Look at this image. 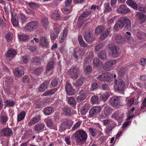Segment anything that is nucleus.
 <instances>
[{
	"label": "nucleus",
	"instance_id": "1",
	"mask_svg": "<svg viewBox=\"0 0 146 146\" xmlns=\"http://www.w3.org/2000/svg\"><path fill=\"white\" fill-rule=\"evenodd\" d=\"M74 138L76 143L78 145H81L86 140L87 135L84 130L79 129L75 133Z\"/></svg>",
	"mask_w": 146,
	"mask_h": 146
},
{
	"label": "nucleus",
	"instance_id": "2",
	"mask_svg": "<svg viewBox=\"0 0 146 146\" xmlns=\"http://www.w3.org/2000/svg\"><path fill=\"white\" fill-rule=\"evenodd\" d=\"M80 70L78 68L74 67H71L69 70V77L73 80L77 79L79 76Z\"/></svg>",
	"mask_w": 146,
	"mask_h": 146
},
{
	"label": "nucleus",
	"instance_id": "3",
	"mask_svg": "<svg viewBox=\"0 0 146 146\" xmlns=\"http://www.w3.org/2000/svg\"><path fill=\"white\" fill-rule=\"evenodd\" d=\"M125 82L121 79L114 81V87L115 90L120 92H122L124 89Z\"/></svg>",
	"mask_w": 146,
	"mask_h": 146
},
{
	"label": "nucleus",
	"instance_id": "4",
	"mask_svg": "<svg viewBox=\"0 0 146 146\" xmlns=\"http://www.w3.org/2000/svg\"><path fill=\"white\" fill-rule=\"evenodd\" d=\"M108 48L110 49V55L111 56L116 57L119 56V48L118 47L113 44H110L108 45Z\"/></svg>",
	"mask_w": 146,
	"mask_h": 146
},
{
	"label": "nucleus",
	"instance_id": "5",
	"mask_svg": "<svg viewBox=\"0 0 146 146\" xmlns=\"http://www.w3.org/2000/svg\"><path fill=\"white\" fill-rule=\"evenodd\" d=\"M38 27L37 22L33 21L27 23L25 27V30L26 31H31L36 29Z\"/></svg>",
	"mask_w": 146,
	"mask_h": 146
},
{
	"label": "nucleus",
	"instance_id": "6",
	"mask_svg": "<svg viewBox=\"0 0 146 146\" xmlns=\"http://www.w3.org/2000/svg\"><path fill=\"white\" fill-rule=\"evenodd\" d=\"M116 63V60H110L105 62L102 67L106 70L109 71L111 70V67L114 65Z\"/></svg>",
	"mask_w": 146,
	"mask_h": 146
},
{
	"label": "nucleus",
	"instance_id": "7",
	"mask_svg": "<svg viewBox=\"0 0 146 146\" xmlns=\"http://www.w3.org/2000/svg\"><path fill=\"white\" fill-rule=\"evenodd\" d=\"M121 97L120 96H113L110 100V102L114 107H118L120 105Z\"/></svg>",
	"mask_w": 146,
	"mask_h": 146
},
{
	"label": "nucleus",
	"instance_id": "8",
	"mask_svg": "<svg viewBox=\"0 0 146 146\" xmlns=\"http://www.w3.org/2000/svg\"><path fill=\"white\" fill-rule=\"evenodd\" d=\"M135 17L141 24L145 23L146 21V15L141 12H137Z\"/></svg>",
	"mask_w": 146,
	"mask_h": 146
},
{
	"label": "nucleus",
	"instance_id": "9",
	"mask_svg": "<svg viewBox=\"0 0 146 146\" xmlns=\"http://www.w3.org/2000/svg\"><path fill=\"white\" fill-rule=\"evenodd\" d=\"M100 110V107L99 106H95L92 107L90 110L88 117L92 118L96 113L99 112Z\"/></svg>",
	"mask_w": 146,
	"mask_h": 146
},
{
	"label": "nucleus",
	"instance_id": "10",
	"mask_svg": "<svg viewBox=\"0 0 146 146\" xmlns=\"http://www.w3.org/2000/svg\"><path fill=\"white\" fill-rule=\"evenodd\" d=\"M117 12L119 13L126 14L130 12L129 9L126 5H121L117 9Z\"/></svg>",
	"mask_w": 146,
	"mask_h": 146
},
{
	"label": "nucleus",
	"instance_id": "11",
	"mask_svg": "<svg viewBox=\"0 0 146 146\" xmlns=\"http://www.w3.org/2000/svg\"><path fill=\"white\" fill-rule=\"evenodd\" d=\"M17 54V52L15 50L12 49H10L6 54V58L11 60L15 57Z\"/></svg>",
	"mask_w": 146,
	"mask_h": 146
},
{
	"label": "nucleus",
	"instance_id": "12",
	"mask_svg": "<svg viewBox=\"0 0 146 146\" xmlns=\"http://www.w3.org/2000/svg\"><path fill=\"white\" fill-rule=\"evenodd\" d=\"M84 37L86 41L88 42H91L96 40L92 33L89 32H86L84 35Z\"/></svg>",
	"mask_w": 146,
	"mask_h": 146
},
{
	"label": "nucleus",
	"instance_id": "13",
	"mask_svg": "<svg viewBox=\"0 0 146 146\" xmlns=\"http://www.w3.org/2000/svg\"><path fill=\"white\" fill-rule=\"evenodd\" d=\"M65 89L67 94L68 95H72L74 94V89L71 84L68 82L66 83Z\"/></svg>",
	"mask_w": 146,
	"mask_h": 146
},
{
	"label": "nucleus",
	"instance_id": "14",
	"mask_svg": "<svg viewBox=\"0 0 146 146\" xmlns=\"http://www.w3.org/2000/svg\"><path fill=\"white\" fill-rule=\"evenodd\" d=\"M68 28H65L63 31V33L60 35L59 38V41L60 42L62 43L64 42L66 38L68 35Z\"/></svg>",
	"mask_w": 146,
	"mask_h": 146
},
{
	"label": "nucleus",
	"instance_id": "15",
	"mask_svg": "<svg viewBox=\"0 0 146 146\" xmlns=\"http://www.w3.org/2000/svg\"><path fill=\"white\" fill-rule=\"evenodd\" d=\"M79 95L76 97V99L77 101L80 102L85 99L86 98V95L83 90H80L79 93Z\"/></svg>",
	"mask_w": 146,
	"mask_h": 146
},
{
	"label": "nucleus",
	"instance_id": "16",
	"mask_svg": "<svg viewBox=\"0 0 146 146\" xmlns=\"http://www.w3.org/2000/svg\"><path fill=\"white\" fill-rule=\"evenodd\" d=\"M50 81L47 80L44 81L40 86L39 88L38 91L39 92H44L46 90L48 87Z\"/></svg>",
	"mask_w": 146,
	"mask_h": 146
},
{
	"label": "nucleus",
	"instance_id": "17",
	"mask_svg": "<svg viewBox=\"0 0 146 146\" xmlns=\"http://www.w3.org/2000/svg\"><path fill=\"white\" fill-rule=\"evenodd\" d=\"M124 117V114L122 113H114L113 117L115 118L119 122H121Z\"/></svg>",
	"mask_w": 146,
	"mask_h": 146
},
{
	"label": "nucleus",
	"instance_id": "18",
	"mask_svg": "<svg viewBox=\"0 0 146 146\" xmlns=\"http://www.w3.org/2000/svg\"><path fill=\"white\" fill-rule=\"evenodd\" d=\"M127 17H122L117 21V23L120 29H122L125 24Z\"/></svg>",
	"mask_w": 146,
	"mask_h": 146
},
{
	"label": "nucleus",
	"instance_id": "19",
	"mask_svg": "<svg viewBox=\"0 0 146 146\" xmlns=\"http://www.w3.org/2000/svg\"><path fill=\"white\" fill-rule=\"evenodd\" d=\"M112 76L111 74L106 72L102 74L101 75V78L102 80L105 81H109Z\"/></svg>",
	"mask_w": 146,
	"mask_h": 146
},
{
	"label": "nucleus",
	"instance_id": "20",
	"mask_svg": "<svg viewBox=\"0 0 146 146\" xmlns=\"http://www.w3.org/2000/svg\"><path fill=\"white\" fill-rule=\"evenodd\" d=\"M1 133L3 136H9L12 134V131L9 128H4L1 131Z\"/></svg>",
	"mask_w": 146,
	"mask_h": 146
},
{
	"label": "nucleus",
	"instance_id": "21",
	"mask_svg": "<svg viewBox=\"0 0 146 146\" xmlns=\"http://www.w3.org/2000/svg\"><path fill=\"white\" fill-rule=\"evenodd\" d=\"M44 121L48 127L52 128L53 126L54 123L52 119L50 117H48L44 119Z\"/></svg>",
	"mask_w": 146,
	"mask_h": 146
},
{
	"label": "nucleus",
	"instance_id": "22",
	"mask_svg": "<svg viewBox=\"0 0 146 146\" xmlns=\"http://www.w3.org/2000/svg\"><path fill=\"white\" fill-rule=\"evenodd\" d=\"M40 119V116H37L32 118L30 122L28 123L29 126H31L32 125H34L38 122Z\"/></svg>",
	"mask_w": 146,
	"mask_h": 146
},
{
	"label": "nucleus",
	"instance_id": "23",
	"mask_svg": "<svg viewBox=\"0 0 146 146\" xmlns=\"http://www.w3.org/2000/svg\"><path fill=\"white\" fill-rule=\"evenodd\" d=\"M14 75L17 77H21L24 74L23 71L20 69L19 68H17L14 71Z\"/></svg>",
	"mask_w": 146,
	"mask_h": 146
},
{
	"label": "nucleus",
	"instance_id": "24",
	"mask_svg": "<svg viewBox=\"0 0 146 146\" xmlns=\"http://www.w3.org/2000/svg\"><path fill=\"white\" fill-rule=\"evenodd\" d=\"M126 35L125 36V39L126 40L127 42L129 43H132L133 42V38L131 36V33L128 31L126 32Z\"/></svg>",
	"mask_w": 146,
	"mask_h": 146
},
{
	"label": "nucleus",
	"instance_id": "25",
	"mask_svg": "<svg viewBox=\"0 0 146 146\" xmlns=\"http://www.w3.org/2000/svg\"><path fill=\"white\" fill-rule=\"evenodd\" d=\"M127 4L135 10L137 9V3L132 0H128L126 1Z\"/></svg>",
	"mask_w": 146,
	"mask_h": 146
},
{
	"label": "nucleus",
	"instance_id": "26",
	"mask_svg": "<svg viewBox=\"0 0 146 146\" xmlns=\"http://www.w3.org/2000/svg\"><path fill=\"white\" fill-rule=\"evenodd\" d=\"M115 41L117 44H120L123 43L125 42L123 38L119 35H117L116 36Z\"/></svg>",
	"mask_w": 146,
	"mask_h": 146
},
{
	"label": "nucleus",
	"instance_id": "27",
	"mask_svg": "<svg viewBox=\"0 0 146 146\" xmlns=\"http://www.w3.org/2000/svg\"><path fill=\"white\" fill-rule=\"evenodd\" d=\"M40 44L44 47L47 46L48 44L46 38L45 37H42L40 39Z\"/></svg>",
	"mask_w": 146,
	"mask_h": 146
},
{
	"label": "nucleus",
	"instance_id": "28",
	"mask_svg": "<svg viewBox=\"0 0 146 146\" xmlns=\"http://www.w3.org/2000/svg\"><path fill=\"white\" fill-rule=\"evenodd\" d=\"M5 108L7 107H13L15 104V102L11 100H7L4 102Z\"/></svg>",
	"mask_w": 146,
	"mask_h": 146
},
{
	"label": "nucleus",
	"instance_id": "29",
	"mask_svg": "<svg viewBox=\"0 0 146 146\" xmlns=\"http://www.w3.org/2000/svg\"><path fill=\"white\" fill-rule=\"evenodd\" d=\"M78 40L79 44L81 47H87V44L84 41L82 36L81 35H79L78 36Z\"/></svg>",
	"mask_w": 146,
	"mask_h": 146
},
{
	"label": "nucleus",
	"instance_id": "30",
	"mask_svg": "<svg viewBox=\"0 0 146 146\" xmlns=\"http://www.w3.org/2000/svg\"><path fill=\"white\" fill-rule=\"evenodd\" d=\"M51 17L52 19L56 21L59 20L60 18L59 13L56 11H53Z\"/></svg>",
	"mask_w": 146,
	"mask_h": 146
},
{
	"label": "nucleus",
	"instance_id": "31",
	"mask_svg": "<svg viewBox=\"0 0 146 146\" xmlns=\"http://www.w3.org/2000/svg\"><path fill=\"white\" fill-rule=\"evenodd\" d=\"M94 57V54L92 52H90L88 55V57L85 58L84 62L85 64H87L90 62L92 58Z\"/></svg>",
	"mask_w": 146,
	"mask_h": 146
},
{
	"label": "nucleus",
	"instance_id": "32",
	"mask_svg": "<svg viewBox=\"0 0 146 146\" xmlns=\"http://www.w3.org/2000/svg\"><path fill=\"white\" fill-rule=\"evenodd\" d=\"M44 127V125L43 123H40L36 125L34 127V130L36 131H40L43 129Z\"/></svg>",
	"mask_w": 146,
	"mask_h": 146
},
{
	"label": "nucleus",
	"instance_id": "33",
	"mask_svg": "<svg viewBox=\"0 0 146 146\" xmlns=\"http://www.w3.org/2000/svg\"><path fill=\"white\" fill-rule=\"evenodd\" d=\"M137 35L138 39L140 40H143L146 37V36L145 33L141 31H137Z\"/></svg>",
	"mask_w": 146,
	"mask_h": 146
},
{
	"label": "nucleus",
	"instance_id": "34",
	"mask_svg": "<svg viewBox=\"0 0 146 146\" xmlns=\"http://www.w3.org/2000/svg\"><path fill=\"white\" fill-rule=\"evenodd\" d=\"M57 90V89L56 88L48 90L43 93V95L44 96H47L53 94Z\"/></svg>",
	"mask_w": 146,
	"mask_h": 146
},
{
	"label": "nucleus",
	"instance_id": "35",
	"mask_svg": "<svg viewBox=\"0 0 146 146\" xmlns=\"http://www.w3.org/2000/svg\"><path fill=\"white\" fill-rule=\"evenodd\" d=\"M53 108L51 107H47L45 108L43 110L44 114L46 115H49L51 114Z\"/></svg>",
	"mask_w": 146,
	"mask_h": 146
},
{
	"label": "nucleus",
	"instance_id": "36",
	"mask_svg": "<svg viewBox=\"0 0 146 146\" xmlns=\"http://www.w3.org/2000/svg\"><path fill=\"white\" fill-rule=\"evenodd\" d=\"M85 80V78L80 77L76 82L75 86L77 87L80 86L84 82Z\"/></svg>",
	"mask_w": 146,
	"mask_h": 146
},
{
	"label": "nucleus",
	"instance_id": "37",
	"mask_svg": "<svg viewBox=\"0 0 146 146\" xmlns=\"http://www.w3.org/2000/svg\"><path fill=\"white\" fill-rule=\"evenodd\" d=\"M64 113L67 116H70L71 114V109L68 107H65L63 108Z\"/></svg>",
	"mask_w": 146,
	"mask_h": 146
},
{
	"label": "nucleus",
	"instance_id": "38",
	"mask_svg": "<svg viewBox=\"0 0 146 146\" xmlns=\"http://www.w3.org/2000/svg\"><path fill=\"white\" fill-rule=\"evenodd\" d=\"M72 6H65V7L64 8L63 12L65 14H69L72 11Z\"/></svg>",
	"mask_w": 146,
	"mask_h": 146
},
{
	"label": "nucleus",
	"instance_id": "39",
	"mask_svg": "<svg viewBox=\"0 0 146 146\" xmlns=\"http://www.w3.org/2000/svg\"><path fill=\"white\" fill-rule=\"evenodd\" d=\"M68 102L69 104L74 106L76 105V102L75 99L73 97H70L68 100Z\"/></svg>",
	"mask_w": 146,
	"mask_h": 146
},
{
	"label": "nucleus",
	"instance_id": "40",
	"mask_svg": "<svg viewBox=\"0 0 146 146\" xmlns=\"http://www.w3.org/2000/svg\"><path fill=\"white\" fill-rule=\"evenodd\" d=\"M125 24H126V25L125 27V28L127 30H130L131 29V23L130 20L127 17L126 19Z\"/></svg>",
	"mask_w": 146,
	"mask_h": 146
},
{
	"label": "nucleus",
	"instance_id": "41",
	"mask_svg": "<svg viewBox=\"0 0 146 146\" xmlns=\"http://www.w3.org/2000/svg\"><path fill=\"white\" fill-rule=\"evenodd\" d=\"M18 20L22 24H23L26 22L27 19L24 15H21L19 17Z\"/></svg>",
	"mask_w": 146,
	"mask_h": 146
},
{
	"label": "nucleus",
	"instance_id": "42",
	"mask_svg": "<svg viewBox=\"0 0 146 146\" xmlns=\"http://www.w3.org/2000/svg\"><path fill=\"white\" fill-rule=\"evenodd\" d=\"M54 62L53 61L49 62L47 64L46 68V70L47 71H49L52 70L54 67Z\"/></svg>",
	"mask_w": 146,
	"mask_h": 146
},
{
	"label": "nucleus",
	"instance_id": "43",
	"mask_svg": "<svg viewBox=\"0 0 146 146\" xmlns=\"http://www.w3.org/2000/svg\"><path fill=\"white\" fill-rule=\"evenodd\" d=\"M69 121V120H66L65 121L63 122L60 125V129L62 130H64L67 127L68 123Z\"/></svg>",
	"mask_w": 146,
	"mask_h": 146
},
{
	"label": "nucleus",
	"instance_id": "44",
	"mask_svg": "<svg viewBox=\"0 0 146 146\" xmlns=\"http://www.w3.org/2000/svg\"><path fill=\"white\" fill-rule=\"evenodd\" d=\"M19 39L20 40L25 41L27 40L29 38V36L24 35L23 34H21L19 35Z\"/></svg>",
	"mask_w": 146,
	"mask_h": 146
},
{
	"label": "nucleus",
	"instance_id": "45",
	"mask_svg": "<svg viewBox=\"0 0 146 146\" xmlns=\"http://www.w3.org/2000/svg\"><path fill=\"white\" fill-rule=\"evenodd\" d=\"M25 113L24 111H22L20 114L18 115L17 121H20L22 120L25 117Z\"/></svg>",
	"mask_w": 146,
	"mask_h": 146
},
{
	"label": "nucleus",
	"instance_id": "46",
	"mask_svg": "<svg viewBox=\"0 0 146 146\" xmlns=\"http://www.w3.org/2000/svg\"><path fill=\"white\" fill-rule=\"evenodd\" d=\"M19 21L17 20L16 18L13 16H12L11 17V22L13 26L17 27L18 26L19 24Z\"/></svg>",
	"mask_w": 146,
	"mask_h": 146
},
{
	"label": "nucleus",
	"instance_id": "47",
	"mask_svg": "<svg viewBox=\"0 0 146 146\" xmlns=\"http://www.w3.org/2000/svg\"><path fill=\"white\" fill-rule=\"evenodd\" d=\"M90 13V11L83 12L81 14V16L79 17L78 18L79 20L80 21L81 20L82 18L86 17L89 15Z\"/></svg>",
	"mask_w": 146,
	"mask_h": 146
},
{
	"label": "nucleus",
	"instance_id": "48",
	"mask_svg": "<svg viewBox=\"0 0 146 146\" xmlns=\"http://www.w3.org/2000/svg\"><path fill=\"white\" fill-rule=\"evenodd\" d=\"M127 72V70L125 68H122L119 71L118 75L121 77L123 76Z\"/></svg>",
	"mask_w": 146,
	"mask_h": 146
},
{
	"label": "nucleus",
	"instance_id": "49",
	"mask_svg": "<svg viewBox=\"0 0 146 146\" xmlns=\"http://www.w3.org/2000/svg\"><path fill=\"white\" fill-rule=\"evenodd\" d=\"M89 107L87 105H85L82 108L81 112L83 115H85L89 109Z\"/></svg>",
	"mask_w": 146,
	"mask_h": 146
},
{
	"label": "nucleus",
	"instance_id": "50",
	"mask_svg": "<svg viewBox=\"0 0 146 146\" xmlns=\"http://www.w3.org/2000/svg\"><path fill=\"white\" fill-rule=\"evenodd\" d=\"M7 120V117L6 115H2L0 117L1 122L3 124H5Z\"/></svg>",
	"mask_w": 146,
	"mask_h": 146
},
{
	"label": "nucleus",
	"instance_id": "51",
	"mask_svg": "<svg viewBox=\"0 0 146 146\" xmlns=\"http://www.w3.org/2000/svg\"><path fill=\"white\" fill-rule=\"evenodd\" d=\"M108 97V94L107 92H105L101 96V101H102L104 102L107 99Z\"/></svg>",
	"mask_w": 146,
	"mask_h": 146
},
{
	"label": "nucleus",
	"instance_id": "52",
	"mask_svg": "<svg viewBox=\"0 0 146 146\" xmlns=\"http://www.w3.org/2000/svg\"><path fill=\"white\" fill-rule=\"evenodd\" d=\"M104 113L106 115H108L111 113V110L108 106H106L105 107Z\"/></svg>",
	"mask_w": 146,
	"mask_h": 146
},
{
	"label": "nucleus",
	"instance_id": "53",
	"mask_svg": "<svg viewBox=\"0 0 146 146\" xmlns=\"http://www.w3.org/2000/svg\"><path fill=\"white\" fill-rule=\"evenodd\" d=\"M134 101L133 98L127 99L126 100V104L127 106H131L133 104Z\"/></svg>",
	"mask_w": 146,
	"mask_h": 146
},
{
	"label": "nucleus",
	"instance_id": "54",
	"mask_svg": "<svg viewBox=\"0 0 146 146\" xmlns=\"http://www.w3.org/2000/svg\"><path fill=\"white\" fill-rule=\"evenodd\" d=\"M98 97L96 96H92L91 99V101L93 104H99V102H98Z\"/></svg>",
	"mask_w": 146,
	"mask_h": 146
},
{
	"label": "nucleus",
	"instance_id": "55",
	"mask_svg": "<svg viewBox=\"0 0 146 146\" xmlns=\"http://www.w3.org/2000/svg\"><path fill=\"white\" fill-rule=\"evenodd\" d=\"M92 70V67L90 66H87L84 70V73L86 74L90 73Z\"/></svg>",
	"mask_w": 146,
	"mask_h": 146
},
{
	"label": "nucleus",
	"instance_id": "56",
	"mask_svg": "<svg viewBox=\"0 0 146 146\" xmlns=\"http://www.w3.org/2000/svg\"><path fill=\"white\" fill-rule=\"evenodd\" d=\"M32 60L33 62L34 63H35L38 64H40V59L37 57H35L32 58Z\"/></svg>",
	"mask_w": 146,
	"mask_h": 146
},
{
	"label": "nucleus",
	"instance_id": "57",
	"mask_svg": "<svg viewBox=\"0 0 146 146\" xmlns=\"http://www.w3.org/2000/svg\"><path fill=\"white\" fill-rule=\"evenodd\" d=\"M43 68L42 67L38 68L34 71V73L37 75H39L43 71Z\"/></svg>",
	"mask_w": 146,
	"mask_h": 146
},
{
	"label": "nucleus",
	"instance_id": "58",
	"mask_svg": "<svg viewBox=\"0 0 146 146\" xmlns=\"http://www.w3.org/2000/svg\"><path fill=\"white\" fill-rule=\"evenodd\" d=\"M28 4L29 5L30 7L32 9H35L38 7L37 5L35 3L30 2Z\"/></svg>",
	"mask_w": 146,
	"mask_h": 146
},
{
	"label": "nucleus",
	"instance_id": "59",
	"mask_svg": "<svg viewBox=\"0 0 146 146\" xmlns=\"http://www.w3.org/2000/svg\"><path fill=\"white\" fill-rule=\"evenodd\" d=\"M109 34L108 31V30H106L101 35V40H104L105 38Z\"/></svg>",
	"mask_w": 146,
	"mask_h": 146
},
{
	"label": "nucleus",
	"instance_id": "60",
	"mask_svg": "<svg viewBox=\"0 0 146 146\" xmlns=\"http://www.w3.org/2000/svg\"><path fill=\"white\" fill-rule=\"evenodd\" d=\"M50 102L49 99H46L44 100V101H41L38 103H39V106H44L46 103H49Z\"/></svg>",
	"mask_w": 146,
	"mask_h": 146
},
{
	"label": "nucleus",
	"instance_id": "61",
	"mask_svg": "<svg viewBox=\"0 0 146 146\" xmlns=\"http://www.w3.org/2000/svg\"><path fill=\"white\" fill-rule=\"evenodd\" d=\"M93 62L96 67H98L100 65V60L98 59L94 58L93 60Z\"/></svg>",
	"mask_w": 146,
	"mask_h": 146
},
{
	"label": "nucleus",
	"instance_id": "62",
	"mask_svg": "<svg viewBox=\"0 0 146 146\" xmlns=\"http://www.w3.org/2000/svg\"><path fill=\"white\" fill-rule=\"evenodd\" d=\"M58 83V80L57 79H54L51 81V84L52 86L55 87L57 85Z\"/></svg>",
	"mask_w": 146,
	"mask_h": 146
},
{
	"label": "nucleus",
	"instance_id": "63",
	"mask_svg": "<svg viewBox=\"0 0 146 146\" xmlns=\"http://www.w3.org/2000/svg\"><path fill=\"white\" fill-rule=\"evenodd\" d=\"M41 23L44 26L47 25L48 23L47 18L46 17L44 18L41 21Z\"/></svg>",
	"mask_w": 146,
	"mask_h": 146
},
{
	"label": "nucleus",
	"instance_id": "64",
	"mask_svg": "<svg viewBox=\"0 0 146 146\" xmlns=\"http://www.w3.org/2000/svg\"><path fill=\"white\" fill-rule=\"evenodd\" d=\"M80 125L81 122L80 121L77 122L72 127V130H74L80 127Z\"/></svg>",
	"mask_w": 146,
	"mask_h": 146
}]
</instances>
